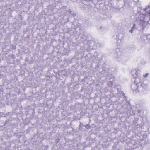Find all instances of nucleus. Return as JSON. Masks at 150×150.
Returning a JSON list of instances; mask_svg holds the SVG:
<instances>
[{
  "label": "nucleus",
  "instance_id": "nucleus-1",
  "mask_svg": "<svg viewBox=\"0 0 150 150\" xmlns=\"http://www.w3.org/2000/svg\"><path fill=\"white\" fill-rule=\"evenodd\" d=\"M144 11L148 13V15L144 17L143 21H140V25L143 27H144L145 26L144 23V21L146 22H148L150 20V4L146 7L144 9Z\"/></svg>",
  "mask_w": 150,
  "mask_h": 150
},
{
  "label": "nucleus",
  "instance_id": "nucleus-13",
  "mask_svg": "<svg viewBox=\"0 0 150 150\" xmlns=\"http://www.w3.org/2000/svg\"><path fill=\"white\" fill-rule=\"evenodd\" d=\"M86 128L87 129H89V126L87 125L86 126Z\"/></svg>",
  "mask_w": 150,
  "mask_h": 150
},
{
  "label": "nucleus",
  "instance_id": "nucleus-16",
  "mask_svg": "<svg viewBox=\"0 0 150 150\" xmlns=\"http://www.w3.org/2000/svg\"><path fill=\"white\" fill-rule=\"evenodd\" d=\"M149 36H150V35H149Z\"/></svg>",
  "mask_w": 150,
  "mask_h": 150
},
{
  "label": "nucleus",
  "instance_id": "nucleus-2",
  "mask_svg": "<svg viewBox=\"0 0 150 150\" xmlns=\"http://www.w3.org/2000/svg\"><path fill=\"white\" fill-rule=\"evenodd\" d=\"M140 72V71L138 69H133L131 71L132 76L134 78L138 77Z\"/></svg>",
  "mask_w": 150,
  "mask_h": 150
},
{
  "label": "nucleus",
  "instance_id": "nucleus-12",
  "mask_svg": "<svg viewBox=\"0 0 150 150\" xmlns=\"http://www.w3.org/2000/svg\"><path fill=\"white\" fill-rule=\"evenodd\" d=\"M149 74L148 73H146V74L144 75V76L145 78L147 77Z\"/></svg>",
  "mask_w": 150,
  "mask_h": 150
},
{
  "label": "nucleus",
  "instance_id": "nucleus-4",
  "mask_svg": "<svg viewBox=\"0 0 150 150\" xmlns=\"http://www.w3.org/2000/svg\"><path fill=\"white\" fill-rule=\"evenodd\" d=\"M135 109V110H136V108L135 107L130 108V109H129L128 110L126 111V112L127 114H129V115H135V111L134 110Z\"/></svg>",
  "mask_w": 150,
  "mask_h": 150
},
{
  "label": "nucleus",
  "instance_id": "nucleus-3",
  "mask_svg": "<svg viewBox=\"0 0 150 150\" xmlns=\"http://www.w3.org/2000/svg\"><path fill=\"white\" fill-rule=\"evenodd\" d=\"M147 85L143 83H139L138 86V91H143L147 87Z\"/></svg>",
  "mask_w": 150,
  "mask_h": 150
},
{
  "label": "nucleus",
  "instance_id": "nucleus-15",
  "mask_svg": "<svg viewBox=\"0 0 150 150\" xmlns=\"http://www.w3.org/2000/svg\"><path fill=\"white\" fill-rule=\"evenodd\" d=\"M129 107H130V105H129Z\"/></svg>",
  "mask_w": 150,
  "mask_h": 150
},
{
  "label": "nucleus",
  "instance_id": "nucleus-10",
  "mask_svg": "<svg viewBox=\"0 0 150 150\" xmlns=\"http://www.w3.org/2000/svg\"><path fill=\"white\" fill-rule=\"evenodd\" d=\"M113 82L112 81H110L108 83V85L109 87H111L113 86Z\"/></svg>",
  "mask_w": 150,
  "mask_h": 150
},
{
  "label": "nucleus",
  "instance_id": "nucleus-9",
  "mask_svg": "<svg viewBox=\"0 0 150 150\" xmlns=\"http://www.w3.org/2000/svg\"><path fill=\"white\" fill-rule=\"evenodd\" d=\"M143 38L144 39V41L145 43H148L149 40L148 39H147V37L146 36H144L143 37Z\"/></svg>",
  "mask_w": 150,
  "mask_h": 150
},
{
  "label": "nucleus",
  "instance_id": "nucleus-5",
  "mask_svg": "<svg viewBox=\"0 0 150 150\" xmlns=\"http://www.w3.org/2000/svg\"><path fill=\"white\" fill-rule=\"evenodd\" d=\"M132 89L134 91H136L137 90H138V85L133 83L131 86Z\"/></svg>",
  "mask_w": 150,
  "mask_h": 150
},
{
  "label": "nucleus",
  "instance_id": "nucleus-7",
  "mask_svg": "<svg viewBox=\"0 0 150 150\" xmlns=\"http://www.w3.org/2000/svg\"><path fill=\"white\" fill-rule=\"evenodd\" d=\"M117 59H122L123 57V54H122L120 52H118L117 53Z\"/></svg>",
  "mask_w": 150,
  "mask_h": 150
},
{
  "label": "nucleus",
  "instance_id": "nucleus-14",
  "mask_svg": "<svg viewBox=\"0 0 150 150\" xmlns=\"http://www.w3.org/2000/svg\"><path fill=\"white\" fill-rule=\"evenodd\" d=\"M141 110H140L139 109L137 110V112L138 113H140L141 112Z\"/></svg>",
  "mask_w": 150,
  "mask_h": 150
},
{
  "label": "nucleus",
  "instance_id": "nucleus-6",
  "mask_svg": "<svg viewBox=\"0 0 150 150\" xmlns=\"http://www.w3.org/2000/svg\"><path fill=\"white\" fill-rule=\"evenodd\" d=\"M141 80L138 77L135 78V79L134 81V83H135L136 84L139 85V83H142L140 82Z\"/></svg>",
  "mask_w": 150,
  "mask_h": 150
},
{
  "label": "nucleus",
  "instance_id": "nucleus-8",
  "mask_svg": "<svg viewBox=\"0 0 150 150\" xmlns=\"http://www.w3.org/2000/svg\"><path fill=\"white\" fill-rule=\"evenodd\" d=\"M136 28H137L136 27V25L135 24H134L133 26L132 27L131 29L129 31L131 33H133V30Z\"/></svg>",
  "mask_w": 150,
  "mask_h": 150
},
{
  "label": "nucleus",
  "instance_id": "nucleus-11",
  "mask_svg": "<svg viewBox=\"0 0 150 150\" xmlns=\"http://www.w3.org/2000/svg\"><path fill=\"white\" fill-rule=\"evenodd\" d=\"M68 12H69V13H70L71 15H74V16H75V15H74V13H72V11H71V10H69V11H68Z\"/></svg>",
  "mask_w": 150,
  "mask_h": 150
}]
</instances>
